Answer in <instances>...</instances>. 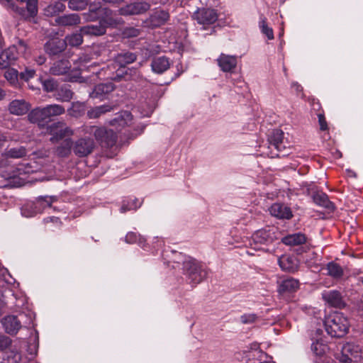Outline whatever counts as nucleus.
<instances>
[{"mask_svg": "<svg viewBox=\"0 0 363 363\" xmlns=\"http://www.w3.org/2000/svg\"><path fill=\"white\" fill-rule=\"evenodd\" d=\"M183 272L189 284L193 286L201 283L208 274L207 270L195 259L190 257H184Z\"/></svg>", "mask_w": 363, "mask_h": 363, "instance_id": "f257e3e1", "label": "nucleus"}, {"mask_svg": "<svg viewBox=\"0 0 363 363\" xmlns=\"http://www.w3.org/2000/svg\"><path fill=\"white\" fill-rule=\"evenodd\" d=\"M349 326L347 318L341 313L331 314L325 320V330L332 337H343L347 333Z\"/></svg>", "mask_w": 363, "mask_h": 363, "instance_id": "f03ea898", "label": "nucleus"}, {"mask_svg": "<svg viewBox=\"0 0 363 363\" xmlns=\"http://www.w3.org/2000/svg\"><path fill=\"white\" fill-rule=\"evenodd\" d=\"M65 112L64 106L60 104H50L43 108L33 109L28 114V120L33 123H42L49 120L52 117L58 116Z\"/></svg>", "mask_w": 363, "mask_h": 363, "instance_id": "7ed1b4c3", "label": "nucleus"}, {"mask_svg": "<svg viewBox=\"0 0 363 363\" xmlns=\"http://www.w3.org/2000/svg\"><path fill=\"white\" fill-rule=\"evenodd\" d=\"M20 2H26V7H19L10 0V4L3 5L11 9L23 20L33 23H37V16L38 13V0H17Z\"/></svg>", "mask_w": 363, "mask_h": 363, "instance_id": "20e7f679", "label": "nucleus"}, {"mask_svg": "<svg viewBox=\"0 0 363 363\" xmlns=\"http://www.w3.org/2000/svg\"><path fill=\"white\" fill-rule=\"evenodd\" d=\"M82 131L84 134H93L96 140L103 145L111 147L115 145L117 141V135L113 130H107L103 127L96 125H83Z\"/></svg>", "mask_w": 363, "mask_h": 363, "instance_id": "39448f33", "label": "nucleus"}, {"mask_svg": "<svg viewBox=\"0 0 363 363\" xmlns=\"http://www.w3.org/2000/svg\"><path fill=\"white\" fill-rule=\"evenodd\" d=\"M27 45L23 40L18 39L16 44L9 46L0 54V68L5 69L26 52Z\"/></svg>", "mask_w": 363, "mask_h": 363, "instance_id": "423d86ee", "label": "nucleus"}, {"mask_svg": "<svg viewBox=\"0 0 363 363\" xmlns=\"http://www.w3.org/2000/svg\"><path fill=\"white\" fill-rule=\"evenodd\" d=\"M277 239L275 228L267 227L258 230L252 234L250 245L255 250H264L263 246L272 244Z\"/></svg>", "mask_w": 363, "mask_h": 363, "instance_id": "0eeeda50", "label": "nucleus"}, {"mask_svg": "<svg viewBox=\"0 0 363 363\" xmlns=\"http://www.w3.org/2000/svg\"><path fill=\"white\" fill-rule=\"evenodd\" d=\"M284 132L279 129L274 130L269 135V148L271 150L267 155L271 157H279L286 155L282 152L286 149L285 142L284 141Z\"/></svg>", "mask_w": 363, "mask_h": 363, "instance_id": "6e6552de", "label": "nucleus"}, {"mask_svg": "<svg viewBox=\"0 0 363 363\" xmlns=\"http://www.w3.org/2000/svg\"><path fill=\"white\" fill-rule=\"evenodd\" d=\"M193 18L202 26V29L205 30L216 22L218 15L215 9L201 8L194 13Z\"/></svg>", "mask_w": 363, "mask_h": 363, "instance_id": "1a4fd4ad", "label": "nucleus"}, {"mask_svg": "<svg viewBox=\"0 0 363 363\" xmlns=\"http://www.w3.org/2000/svg\"><path fill=\"white\" fill-rule=\"evenodd\" d=\"M47 133L52 135L50 141L53 143L74 135V130L61 121L49 125L47 127Z\"/></svg>", "mask_w": 363, "mask_h": 363, "instance_id": "9d476101", "label": "nucleus"}, {"mask_svg": "<svg viewBox=\"0 0 363 363\" xmlns=\"http://www.w3.org/2000/svg\"><path fill=\"white\" fill-rule=\"evenodd\" d=\"M96 147L93 139L82 137L73 143V152L79 157H86L91 154Z\"/></svg>", "mask_w": 363, "mask_h": 363, "instance_id": "9b49d317", "label": "nucleus"}, {"mask_svg": "<svg viewBox=\"0 0 363 363\" xmlns=\"http://www.w3.org/2000/svg\"><path fill=\"white\" fill-rule=\"evenodd\" d=\"M67 48L64 39L54 38L48 40L44 45L45 52L50 56H56L64 52Z\"/></svg>", "mask_w": 363, "mask_h": 363, "instance_id": "f8f14e48", "label": "nucleus"}, {"mask_svg": "<svg viewBox=\"0 0 363 363\" xmlns=\"http://www.w3.org/2000/svg\"><path fill=\"white\" fill-rule=\"evenodd\" d=\"M108 11L101 6V3H92L89 5L88 12L82 13L86 21H95L103 20L104 15H108Z\"/></svg>", "mask_w": 363, "mask_h": 363, "instance_id": "ddd939ff", "label": "nucleus"}, {"mask_svg": "<svg viewBox=\"0 0 363 363\" xmlns=\"http://www.w3.org/2000/svg\"><path fill=\"white\" fill-rule=\"evenodd\" d=\"M150 5L145 1H138L128 4L120 9L121 15H138L149 10Z\"/></svg>", "mask_w": 363, "mask_h": 363, "instance_id": "4468645a", "label": "nucleus"}, {"mask_svg": "<svg viewBox=\"0 0 363 363\" xmlns=\"http://www.w3.org/2000/svg\"><path fill=\"white\" fill-rule=\"evenodd\" d=\"M133 116L128 111H123L117 114L113 119L109 121V125L115 127L117 130H121L123 128L131 124Z\"/></svg>", "mask_w": 363, "mask_h": 363, "instance_id": "2eb2a0df", "label": "nucleus"}, {"mask_svg": "<svg viewBox=\"0 0 363 363\" xmlns=\"http://www.w3.org/2000/svg\"><path fill=\"white\" fill-rule=\"evenodd\" d=\"M322 297L330 306L341 308L345 306L341 294L336 290L325 291L322 293Z\"/></svg>", "mask_w": 363, "mask_h": 363, "instance_id": "dca6fc26", "label": "nucleus"}, {"mask_svg": "<svg viewBox=\"0 0 363 363\" xmlns=\"http://www.w3.org/2000/svg\"><path fill=\"white\" fill-rule=\"evenodd\" d=\"M220 69L224 72H231L237 66V57L221 53L216 60Z\"/></svg>", "mask_w": 363, "mask_h": 363, "instance_id": "f3484780", "label": "nucleus"}, {"mask_svg": "<svg viewBox=\"0 0 363 363\" xmlns=\"http://www.w3.org/2000/svg\"><path fill=\"white\" fill-rule=\"evenodd\" d=\"M270 214L279 219H291L293 217V213L289 207L287 206L276 203L271 206L269 208Z\"/></svg>", "mask_w": 363, "mask_h": 363, "instance_id": "a211bd4d", "label": "nucleus"}, {"mask_svg": "<svg viewBox=\"0 0 363 363\" xmlns=\"http://www.w3.org/2000/svg\"><path fill=\"white\" fill-rule=\"evenodd\" d=\"M113 83H101L94 86L93 91L89 93V96L92 99L103 100L106 98V95L113 91Z\"/></svg>", "mask_w": 363, "mask_h": 363, "instance_id": "6ab92c4d", "label": "nucleus"}, {"mask_svg": "<svg viewBox=\"0 0 363 363\" xmlns=\"http://www.w3.org/2000/svg\"><path fill=\"white\" fill-rule=\"evenodd\" d=\"M278 264L283 271L288 272H296L298 267L297 259L289 255H284L279 257Z\"/></svg>", "mask_w": 363, "mask_h": 363, "instance_id": "aec40b11", "label": "nucleus"}, {"mask_svg": "<svg viewBox=\"0 0 363 363\" xmlns=\"http://www.w3.org/2000/svg\"><path fill=\"white\" fill-rule=\"evenodd\" d=\"M30 105L24 99L13 100L9 106L11 114L21 116L26 114L30 109Z\"/></svg>", "mask_w": 363, "mask_h": 363, "instance_id": "412c9836", "label": "nucleus"}, {"mask_svg": "<svg viewBox=\"0 0 363 363\" xmlns=\"http://www.w3.org/2000/svg\"><path fill=\"white\" fill-rule=\"evenodd\" d=\"M2 324L6 333L10 335H16L21 327V321L15 315L4 317Z\"/></svg>", "mask_w": 363, "mask_h": 363, "instance_id": "4be33fe9", "label": "nucleus"}, {"mask_svg": "<svg viewBox=\"0 0 363 363\" xmlns=\"http://www.w3.org/2000/svg\"><path fill=\"white\" fill-rule=\"evenodd\" d=\"M106 30L105 21L100 20L99 24L83 26L79 31L86 35L99 36L105 34Z\"/></svg>", "mask_w": 363, "mask_h": 363, "instance_id": "5701e85b", "label": "nucleus"}, {"mask_svg": "<svg viewBox=\"0 0 363 363\" xmlns=\"http://www.w3.org/2000/svg\"><path fill=\"white\" fill-rule=\"evenodd\" d=\"M299 288L298 280L294 278H287L279 282L278 292L281 294L292 293Z\"/></svg>", "mask_w": 363, "mask_h": 363, "instance_id": "b1692460", "label": "nucleus"}, {"mask_svg": "<svg viewBox=\"0 0 363 363\" xmlns=\"http://www.w3.org/2000/svg\"><path fill=\"white\" fill-rule=\"evenodd\" d=\"M307 238L302 233L289 234L281 238V242L288 246H298L306 243Z\"/></svg>", "mask_w": 363, "mask_h": 363, "instance_id": "393cba45", "label": "nucleus"}, {"mask_svg": "<svg viewBox=\"0 0 363 363\" xmlns=\"http://www.w3.org/2000/svg\"><path fill=\"white\" fill-rule=\"evenodd\" d=\"M71 68V64L68 60H60L53 63L50 68V72L54 75H62L67 74Z\"/></svg>", "mask_w": 363, "mask_h": 363, "instance_id": "a878e982", "label": "nucleus"}, {"mask_svg": "<svg viewBox=\"0 0 363 363\" xmlns=\"http://www.w3.org/2000/svg\"><path fill=\"white\" fill-rule=\"evenodd\" d=\"M169 60L164 56L155 57L151 62L152 70L157 74L163 73L169 68Z\"/></svg>", "mask_w": 363, "mask_h": 363, "instance_id": "bb28decb", "label": "nucleus"}, {"mask_svg": "<svg viewBox=\"0 0 363 363\" xmlns=\"http://www.w3.org/2000/svg\"><path fill=\"white\" fill-rule=\"evenodd\" d=\"M55 24L62 26H72L80 23V17L77 13L58 16L55 20Z\"/></svg>", "mask_w": 363, "mask_h": 363, "instance_id": "cd10ccee", "label": "nucleus"}, {"mask_svg": "<svg viewBox=\"0 0 363 363\" xmlns=\"http://www.w3.org/2000/svg\"><path fill=\"white\" fill-rule=\"evenodd\" d=\"M169 17L168 12L163 10L156 11L150 16V23L152 27H159L163 25Z\"/></svg>", "mask_w": 363, "mask_h": 363, "instance_id": "c85d7f7f", "label": "nucleus"}, {"mask_svg": "<svg viewBox=\"0 0 363 363\" xmlns=\"http://www.w3.org/2000/svg\"><path fill=\"white\" fill-rule=\"evenodd\" d=\"M55 98L60 101H69L73 96V92L70 89V86L63 84L58 86L56 92L54 94Z\"/></svg>", "mask_w": 363, "mask_h": 363, "instance_id": "c756f323", "label": "nucleus"}, {"mask_svg": "<svg viewBox=\"0 0 363 363\" xmlns=\"http://www.w3.org/2000/svg\"><path fill=\"white\" fill-rule=\"evenodd\" d=\"M57 200L55 196H40L33 203L35 213H40L45 208L50 207L51 204Z\"/></svg>", "mask_w": 363, "mask_h": 363, "instance_id": "7c9ffc66", "label": "nucleus"}, {"mask_svg": "<svg viewBox=\"0 0 363 363\" xmlns=\"http://www.w3.org/2000/svg\"><path fill=\"white\" fill-rule=\"evenodd\" d=\"M313 199L315 203L328 210L334 208L333 203L329 200L328 195L323 192H316L313 194Z\"/></svg>", "mask_w": 363, "mask_h": 363, "instance_id": "2f4dec72", "label": "nucleus"}, {"mask_svg": "<svg viewBox=\"0 0 363 363\" xmlns=\"http://www.w3.org/2000/svg\"><path fill=\"white\" fill-rule=\"evenodd\" d=\"M65 9V5L60 1H55L50 4L43 9V13L48 17H52L58 15Z\"/></svg>", "mask_w": 363, "mask_h": 363, "instance_id": "473e14b6", "label": "nucleus"}, {"mask_svg": "<svg viewBox=\"0 0 363 363\" xmlns=\"http://www.w3.org/2000/svg\"><path fill=\"white\" fill-rule=\"evenodd\" d=\"M137 59V55L133 52H124L118 53L115 57V62L120 67H125L126 65L133 63Z\"/></svg>", "mask_w": 363, "mask_h": 363, "instance_id": "72a5a7b5", "label": "nucleus"}, {"mask_svg": "<svg viewBox=\"0 0 363 363\" xmlns=\"http://www.w3.org/2000/svg\"><path fill=\"white\" fill-rule=\"evenodd\" d=\"M113 110V107L104 104L91 108L87 112V116L90 119H95L99 118L101 115Z\"/></svg>", "mask_w": 363, "mask_h": 363, "instance_id": "f704fd0d", "label": "nucleus"}, {"mask_svg": "<svg viewBox=\"0 0 363 363\" xmlns=\"http://www.w3.org/2000/svg\"><path fill=\"white\" fill-rule=\"evenodd\" d=\"M72 150H73L72 140L70 138H67L56 148V153L60 157H67Z\"/></svg>", "mask_w": 363, "mask_h": 363, "instance_id": "c9c22d12", "label": "nucleus"}, {"mask_svg": "<svg viewBox=\"0 0 363 363\" xmlns=\"http://www.w3.org/2000/svg\"><path fill=\"white\" fill-rule=\"evenodd\" d=\"M83 35L84 34L80 31L79 33H74L67 35L64 39L66 42V46H67V45L72 47L79 46L83 43Z\"/></svg>", "mask_w": 363, "mask_h": 363, "instance_id": "e433bc0d", "label": "nucleus"}, {"mask_svg": "<svg viewBox=\"0 0 363 363\" xmlns=\"http://www.w3.org/2000/svg\"><path fill=\"white\" fill-rule=\"evenodd\" d=\"M328 274L335 279H340L343 275L342 268L337 263L333 262L327 264Z\"/></svg>", "mask_w": 363, "mask_h": 363, "instance_id": "4c0bfd02", "label": "nucleus"}, {"mask_svg": "<svg viewBox=\"0 0 363 363\" xmlns=\"http://www.w3.org/2000/svg\"><path fill=\"white\" fill-rule=\"evenodd\" d=\"M125 241L129 244L138 243L140 247H144L146 240L135 232H129L125 238Z\"/></svg>", "mask_w": 363, "mask_h": 363, "instance_id": "58836bf2", "label": "nucleus"}, {"mask_svg": "<svg viewBox=\"0 0 363 363\" xmlns=\"http://www.w3.org/2000/svg\"><path fill=\"white\" fill-rule=\"evenodd\" d=\"M26 154H27V150L23 146L11 148V149L8 150L6 152V155L8 157L15 158V159L21 158V157L26 156Z\"/></svg>", "mask_w": 363, "mask_h": 363, "instance_id": "ea45409f", "label": "nucleus"}, {"mask_svg": "<svg viewBox=\"0 0 363 363\" xmlns=\"http://www.w3.org/2000/svg\"><path fill=\"white\" fill-rule=\"evenodd\" d=\"M259 26L262 34L265 35L269 40L274 39L273 30L272 28L268 26L265 17L262 16L260 17Z\"/></svg>", "mask_w": 363, "mask_h": 363, "instance_id": "a19ab883", "label": "nucleus"}, {"mask_svg": "<svg viewBox=\"0 0 363 363\" xmlns=\"http://www.w3.org/2000/svg\"><path fill=\"white\" fill-rule=\"evenodd\" d=\"M21 361V354L16 350H11L4 358L1 362L4 363H19Z\"/></svg>", "mask_w": 363, "mask_h": 363, "instance_id": "79ce46f5", "label": "nucleus"}, {"mask_svg": "<svg viewBox=\"0 0 363 363\" xmlns=\"http://www.w3.org/2000/svg\"><path fill=\"white\" fill-rule=\"evenodd\" d=\"M327 350L328 346L320 340H316L311 345V350L316 356H323Z\"/></svg>", "mask_w": 363, "mask_h": 363, "instance_id": "37998d69", "label": "nucleus"}, {"mask_svg": "<svg viewBox=\"0 0 363 363\" xmlns=\"http://www.w3.org/2000/svg\"><path fill=\"white\" fill-rule=\"evenodd\" d=\"M360 350L359 346L353 343H347L342 347L343 352L348 353L353 357H357Z\"/></svg>", "mask_w": 363, "mask_h": 363, "instance_id": "c03bdc74", "label": "nucleus"}, {"mask_svg": "<svg viewBox=\"0 0 363 363\" xmlns=\"http://www.w3.org/2000/svg\"><path fill=\"white\" fill-rule=\"evenodd\" d=\"M68 6L70 9L78 11L84 9L89 4V0H68Z\"/></svg>", "mask_w": 363, "mask_h": 363, "instance_id": "a18cd8bd", "label": "nucleus"}, {"mask_svg": "<svg viewBox=\"0 0 363 363\" xmlns=\"http://www.w3.org/2000/svg\"><path fill=\"white\" fill-rule=\"evenodd\" d=\"M84 112V105L79 102L73 103L71 108L69 110L70 116L77 118L81 116Z\"/></svg>", "mask_w": 363, "mask_h": 363, "instance_id": "49530a36", "label": "nucleus"}, {"mask_svg": "<svg viewBox=\"0 0 363 363\" xmlns=\"http://www.w3.org/2000/svg\"><path fill=\"white\" fill-rule=\"evenodd\" d=\"M133 70L131 69H125V67H120L119 69H117L116 73L114 76L111 77V79L115 81H121L122 79H125V80L129 79L128 75V72H131Z\"/></svg>", "mask_w": 363, "mask_h": 363, "instance_id": "de8ad7c7", "label": "nucleus"}, {"mask_svg": "<svg viewBox=\"0 0 363 363\" xmlns=\"http://www.w3.org/2000/svg\"><path fill=\"white\" fill-rule=\"evenodd\" d=\"M141 206V202L138 199H133V205H129V201H123L120 208L121 213H125L128 211L136 210Z\"/></svg>", "mask_w": 363, "mask_h": 363, "instance_id": "09e8293b", "label": "nucleus"}, {"mask_svg": "<svg viewBox=\"0 0 363 363\" xmlns=\"http://www.w3.org/2000/svg\"><path fill=\"white\" fill-rule=\"evenodd\" d=\"M4 77L7 81L13 86H16L18 84V71L14 69H9L4 73Z\"/></svg>", "mask_w": 363, "mask_h": 363, "instance_id": "8fccbe9b", "label": "nucleus"}, {"mask_svg": "<svg viewBox=\"0 0 363 363\" xmlns=\"http://www.w3.org/2000/svg\"><path fill=\"white\" fill-rule=\"evenodd\" d=\"M43 88H44L45 91H46L47 92L55 91V93L58 88V84H57V82L55 79H46L44 81Z\"/></svg>", "mask_w": 363, "mask_h": 363, "instance_id": "3c124183", "label": "nucleus"}, {"mask_svg": "<svg viewBox=\"0 0 363 363\" xmlns=\"http://www.w3.org/2000/svg\"><path fill=\"white\" fill-rule=\"evenodd\" d=\"M11 339L4 335H0V351L3 352L11 346Z\"/></svg>", "mask_w": 363, "mask_h": 363, "instance_id": "603ef678", "label": "nucleus"}, {"mask_svg": "<svg viewBox=\"0 0 363 363\" xmlns=\"http://www.w3.org/2000/svg\"><path fill=\"white\" fill-rule=\"evenodd\" d=\"M35 75V71L33 69L26 68L24 72H21L19 77L21 79L26 82H28L30 79H32Z\"/></svg>", "mask_w": 363, "mask_h": 363, "instance_id": "864d4df0", "label": "nucleus"}, {"mask_svg": "<svg viewBox=\"0 0 363 363\" xmlns=\"http://www.w3.org/2000/svg\"><path fill=\"white\" fill-rule=\"evenodd\" d=\"M257 315L254 313L244 314L241 315L240 320L243 324H250L255 322Z\"/></svg>", "mask_w": 363, "mask_h": 363, "instance_id": "5fc2aeb1", "label": "nucleus"}, {"mask_svg": "<svg viewBox=\"0 0 363 363\" xmlns=\"http://www.w3.org/2000/svg\"><path fill=\"white\" fill-rule=\"evenodd\" d=\"M254 350L252 351L249 352L248 357H259L262 358L263 356H265L266 354L263 352L262 350L258 349V345L257 344H254Z\"/></svg>", "mask_w": 363, "mask_h": 363, "instance_id": "6e6d98bb", "label": "nucleus"}, {"mask_svg": "<svg viewBox=\"0 0 363 363\" xmlns=\"http://www.w3.org/2000/svg\"><path fill=\"white\" fill-rule=\"evenodd\" d=\"M124 34L128 38L136 37L140 35V30L135 28H128L125 30Z\"/></svg>", "mask_w": 363, "mask_h": 363, "instance_id": "4d7b16f0", "label": "nucleus"}, {"mask_svg": "<svg viewBox=\"0 0 363 363\" xmlns=\"http://www.w3.org/2000/svg\"><path fill=\"white\" fill-rule=\"evenodd\" d=\"M318 118L320 129L321 130H326L328 129V124H327V121L325 120L324 115L322 113H319L318 115Z\"/></svg>", "mask_w": 363, "mask_h": 363, "instance_id": "13d9d810", "label": "nucleus"}, {"mask_svg": "<svg viewBox=\"0 0 363 363\" xmlns=\"http://www.w3.org/2000/svg\"><path fill=\"white\" fill-rule=\"evenodd\" d=\"M338 359L342 363H352V357H350L348 353L343 352L342 350V354H340L337 357Z\"/></svg>", "mask_w": 363, "mask_h": 363, "instance_id": "bf43d9fd", "label": "nucleus"}, {"mask_svg": "<svg viewBox=\"0 0 363 363\" xmlns=\"http://www.w3.org/2000/svg\"><path fill=\"white\" fill-rule=\"evenodd\" d=\"M291 86H292L293 89H295V91L298 94L302 92V91H303L302 86L299 84H298L297 82H293L292 84H291Z\"/></svg>", "mask_w": 363, "mask_h": 363, "instance_id": "052dcab7", "label": "nucleus"}, {"mask_svg": "<svg viewBox=\"0 0 363 363\" xmlns=\"http://www.w3.org/2000/svg\"><path fill=\"white\" fill-rule=\"evenodd\" d=\"M46 61V57L44 55H40L35 59V62L38 65H41Z\"/></svg>", "mask_w": 363, "mask_h": 363, "instance_id": "680f3d73", "label": "nucleus"}, {"mask_svg": "<svg viewBox=\"0 0 363 363\" xmlns=\"http://www.w3.org/2000/svg\"><path fill=\"white\" fill-rule=\"evenodd\" d=\"M104 2L106 3H108V4H118L121 1H123V0H103Z\"/></svg>", "mask_w": 363, "mask_h": 363, "instance_id": "e2e57ef3", "label": "nucleus"}, {"mask_svg": "<svg viewBox=\"0 0 363 363\" xmlns=\"http://www.w3.org/2000/svg\"><path fill=\"white\" fill-rule=\"evenodd\" d=\"M5 141H6V137L4 135L0 134V145H1L3 144V143Z\"/></svg>", "mask_w": 363, "mask_h": 363, "instance_id": "0e129e2a", "label": "nucleus"}, {"mask_svg": "<svg viewBox=\"0 0 363 363\" xmlns=\"http://www.w3.org/2000/svg\"><path fill=\"white\" fill-rule=\"evenodd\" d=\"M4 96V91L0 88V100L3 99Z\"/></svg>", "mask_w": 363, "mask_h": 363, "instance_id": "69168bd1", "label": "nucleus"}, {"mask_svg": "<svg viewBox=\"0 0 363 363\" xmlns=\"http://www.w3.org/2000/svg\"><path fill=\"white\" fill-rule=\"evenodd\" d=\"M10 0H0V3H1L2 4H10Z\"/></svg>", "mask_w": 363, "mask_h": 363, "instance_id": "338daca9", "label": "nucleus"}, {"mask_svg": "<svg viewBox=\"0 0 363 363\" xmlns=\"http://www.w3.org/2000/svg\"><path fill=\"white\" fill-rule=\"evenodd\" d=\"M133 199H130L129 200H127L126 201H129V205H133Z\"/></svg>", "mask_w": 363, "mask_h": 363, "instance_id": "774afa93", "label": "nucleus"}]
</instances>
